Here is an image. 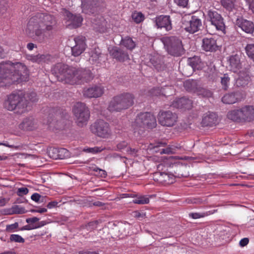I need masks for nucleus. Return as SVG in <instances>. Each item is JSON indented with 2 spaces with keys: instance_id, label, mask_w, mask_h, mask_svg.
I'll return each instance as SVG.
<instances>
[{
  "instance_id": "1",
  "label": "nucleus",
  "mask_w": 254,
  "mask_h": 254,
  "mask_svg": "<svg viewBox=\"0 0 254 254\" xmlns=\"http://www.w3.org/2000/svg\"><path fill=\"white\" fill-rule=\"evenodd\" d=\"M56 29L57 21L53 15L37 13L29 19L25 32L29 38L43 43Z\"/></svg>"
},
{
  "instance_id": "2",
  "label": "nucleus",
  "mask_w": 254,
  "mask_h": 254,
  "mask_svg": "<svg viewBox=\"0 0 254 254\" xmlns=\"http://www.w3.org/2000/svg\"><path fill=\"white\" fill-rule=\"evenodd\" d=\"M53 71L61 80L70 84L88 82L93 78L89 69L76 68L61 63L55 66Z\"/></svg>"
},
{
  "instance_id": "3",
  "label": "nucleus",
  "mask_w": 254,
  "mask_h": 254,
  "mask_svg": "<svg viewBox=\"0 0 254 254\" xmlns=\"http://www.w3.org/2000/svg\"><path fill=\"white\" fill-rule=\"evenodd\" d=\"M27 74V68L21 63H0V86H9L21 81Z\"/></svg>"
},
{
  "instance_id": "4",
  "label": "nucleus",
  "mask_w": 254,
  "mask_h": 254,
  "mask_svg": "<svg viewBox=\"0 0 254 254\" xmlns=\"http://www.w3.org/2000/svg\"><path fill=\"white\" fill-rule=\"evenodd\" d=\"M156 125L155 116L150 113L145 112L140 113L136 116L132 127L135 134L142 135L146 128H154Z\"/></svg>"
},
{
  "instance_id": "5",
  "label": "nucleus",
  "mask_w": 254,
  "mask_h": 254,
  "mask_svg": "<svg viewBox=\"0 0 254 254\" xmlns=\"http://www.w3.org/2000/svg\"><path fill=\"white\" fill-rule=\"evenodd\" d=\"M134 96L125 93L114 96L109 102L108 109L110 112H121L126 110L134 104Z\"/></svg>"
},
{
  "instance_id": "6",
  "label": "nucleus",
  "mask_w": 254,
  "mask_h": 254,
  "mask_svg": "<svg viewBox=\"0 0 254 254\" xmlns=\"http://www.w3.org/2000/svg\"><path fill=\"white\" fill-rule=\"evenodd\" d=\"M47 124L51 127L61 129L64 126L65 119L68 116L65 110L60 108H52L48 109Z\"/></svg>"
},
{
  "instance_id": "7",
  "label": "nucleus",
  "mask_w": 254,
  "mask_h": 254,
  "mask_svg": "<svg viewBox=\"0 0 254 254\" xmlns=\"http://www.w3.org/2000/svg\"><path fill=\"white\" fill-rule=\"evenodd\" d=\"M162 41L168 53L172 56L179 57L184 53L182 40L178 37L170 36L163 38Z\"/></svg>"
},
{
  "instance_id": "8",
  "label": "nucleus",
  "mask_w": 254,
  "mask_h": 254,
  "mask_svg": "<svg viewBox=\"0 0 254 254\" xmlns=\"http://www.w3.org/2000/svg\"><path fill=\"white\" fill-rule=\"evenodd\" d=\"M4 106L9 111L24 109L27 106V100L22 92L12 93L8 96L7 100L4 102Z\"/></svg>"
},
{
  "instance_id": "9",
  "label": "nucleus",
  "mask_w": 254,
  "mask_h": 254,
  "mask_svg": "<svg viewBox=\"0 0 254 254\" xmlns=\"http://www.w3.org/2000/svg\"><path fill=\"white\" fill-rule=\"evenodd\" d=\"M182 27L187 31L193 34L202 27L201 19L196 15H185L182 19Z\"/></svg>"
},
{
  "instance_id": "10",
  "label": "nucleus",
  "mask_w": 254,
  "mask_h": 254,
  "mask_svg": "<svg viewBox=\"0 0 254 254\" xmlns=\"http://www.w3.org/2000/svg\"><path fill=\"white\" fill-rule=\"evenodd\" d=\"M73 112L76 118V123L79 127L86 123L90 117V112L84 103H76L73 108Z\"/></svg>"
},
{
  "instance_id": "11",
  "label": "nucleus",
  "mask_w": 254,
  "mask_h": 254,
  "mask_svg": "<svg viewBox=\"0 0 254 254\" xmlns=\"http://www.w3.org/2000/svg\"><path fill=\"white\" fill-rule=\"evenodd\" d=\"M90 129L92 133L103 138L108 137L110 133L109 124L102 120L96 121L91 126Z\"/></svg>"
},
{
  "instance_id": "12",
  "label": "nucleus",
  "mask_w": 254,
  "mask_h": 254,
  "mask_svg": "<svg viewBox=\"0 0 254 254\" xmlns=\"http://www.w3.org/2000/svg\"><path fill=\"white\" fill-rule=\"evenodd\" d=\"M158 120L163 126L173 127L177 122L178 116L170 111H160L158 115Z\"/></svg>"
},
{
  "instance_id": "13",
  "label": "nucleus",
  "mask_w": 254,
  "mask_h": 254,
  "mask_svg": "<svg viewBox=\"0 0 254 254\" xmlns=\"http://www.w3.org/2000/svg\"><path fill=\"white\" fill-rule=\"evenodd\" d=\"M207 16L209 21L217 30L224 31L225 30V25L222 15L214 9L207 11Z\"/></svg>"
},
{
  "instance_id": "14",
  "label": "nucleus",
  "mask_w": 254,
  "mask_h": 254,
  "mask_svg": "<svg viewBox=\"0 0 254 254\" xmlns=\"http://www.w3.org/2000/svg\"><path fill=\"white\" fill-rule=\"evenodd\" d=\"M102 2V0H82V12L88 14H94L98 11Z\"/></svg>"
},
{
  "instance_id": "15",
  "label": "nucleus",
  "mask_w": 254,
  "mask_h": 254,
  "mask_svg": "<svg viewBox=\"0 0 254 254\" xmlns=\"http://www.w3.org/2000/svg\"><path fill=\"white\" fill-rule=\"evenodd\" d=\"M64 16L67 26L76 28L81 26L83 18L80 15L73 14L66 11L65 12Z\"/></svg>"
},
{
  "instance_id": "16",
  "label": "nucleus",
  "mask_w": 254,
  "mask_h": 254,
  "mask_svg": "<svg viewBox=\"0 0 254 254\" xmlns=\"http://www.w3.org/2000/svg\"><path fill=\"white\" fill-rule=\"evenodd\" d=\"M155 22L157 28H164L167 31L172 29V21L169 15H161L157 16L155 18Z\"/></svg>"
},
{
  "instance_id": "17",
  "label": "nucleus",
  "mask_w": 254,
  "mask_h": 254,
  "mask_svg": "<svg viewBox=\"0 0 254 254\" xmlns=\"http://www.w3.org/2000/svg\"><path fill=\"white\" fill-rule=\"evenodd\" d=\"M85 38L83 36H78L74 38L75 45L71 48L72 55L74 57L80 55L86 48Z\"/></svg>"
},
{
  "instance_id": "18",
  "label": "nucleus",
  "mask_w": 254,
  "mask_h": 254,
  "mask_svg": "<svg viewBox=\"0 0 254 254\" xmlns=\"http://www.w3.org/2000/svg\"><path fill=\"white\" fill-rule=\"evenodd\" d=\"M202 49L205 52H215L218 48L216 39L212 36L204 37L202 40Z\"/></svg>"
},
{
  "instance_id": "19",
  "label": "nucleus",
  "mask_w": 254,
  "mask_h": 254,
  "mask_svg": "<svg viewBox=\"0 0 254 254\" xmlns=\"http://www.w3.org/2000/svg\"><path fill=\"white\" fill-rule=\"evenodd\" d=\"M235 24L247 33L252 34L254 31V24L253 22L244 19L242 17H238Z\"/></svg>"
},
{
  "instance_id": "20",
  "label": "nucleus",
  "mask_w": 254,
  "mask_h": 254,
  "mask_svg": "<svg viewBox=\"0 0 254 254\" xmlns=\"http://www.w3.org/2000/svg\"><path fill=\"white\" fill-rule=\"evenodd\" d=\"M110 54L114 58L120 62H124L129 59L128 53L120 47H113L110 50Z\"/></svg>"
},
{
  "instance_id": "21",
  "label": "nucleus",
  "mask_w": 254,
  "mask_h": 254,
  "mask_svg": "<svg viewBox=\"0 0 254 254\" xmlns=\"http://www.w3.org/2000/svg\"><path fill=\"white\" fill-rule=\"evenodd\" d=\"M243 98L241 92L236 91L226 94L222 98V102L226 104H232L240 101Z\"/></svg>"
},
{
  "instance_id": "22",
  "label": "nucleus",
  "mask_w": 254,
  "mask_h": 254,
  "mask_svg": "<svg viewBox=\"0 0 254 254\" xmlns=\"http://www.w3.org/2000/svg\"><path fill=\"white\" fill-rule=\"evenodd\" d=\"M172 105L174 107L176 108L190 110L192 106V102L189 98L182 97L174 100L172 103Z\"/></svg>"
},
{
  "instance_id": "23",
  "label": "nucleus",
  "mask_w": 254,
  "mask_h": 254,
  "mask_svg": "<svg viewBox=\"0 0 254 254\" xmlns=\"http://www.w3.org/2000/svg\"><path fill=\"white\" fill-rule=\"evenodd\" d=\"M83 95L87 98H97L101 96L103 93V89L98 86H94L83 90Z\"/></svg>"
},
{
  "instance_id": "24",
  "label": "nucleus",
  "mask_w": 254,
  "mask_h": 254,
  "mask_svg": "<svg viewBox=\"0 0 254 254\" xmlns=\"http://www.w3.org/2000/svg\"><path fill=\"white\" fill-rule=\"evenodd\" d=\"M217 123V116L215 113L208 112L204 115L201 124L203 126H213Z\"/></svg>"
},
{
  "instance_id": "25",
  "label": "nucleus",
  "mask_w": 254,
  "mask_h": 254,
  "mask_svg": "<svg viewBox=\"0 0 254 254\" xmlns=\"http://www.w3.org/2000/svg\"><path fill=\"white\" fill-rule=\"evenodd\" d=\"M110 233L112 237H119L123 236L125 232V225L122 223H118V224L113 223L110 226Z\"/></svg>"
},
{
  "instance_id": "26",
  "label": "nucleus",
  "mask_w": 254,
  "mask_h": 254,
  "mask_svg": "<svg viewBox=\"0 0 254 254\" xmlns=\"http://www.w3.org/2000/svg\"><path fill=\"white\" fill-rule=\"evenodd\" d=\"M250 81V76L246 71H241L239 74L238 77L236 79L235 84L237 87H245L249 84Z\"/></svg>"
},
{
  "instance_id": "27",
  "label": "nucleus",
  "mask_w": 254,
  "mask_h": 254,
  "mask_svg": "<svg viewBox=\"0 0 254 254\" xmlns=\"http://www.w3.org/2000/svg\"><path fill=\"white\" fill-rule=\"evenodd\" d=\"M188 62L193 70H201L204 66V64L202 62L199 56H194L189 58Z\"/></svg>"
},
{
  "instance_id": "28",
  "label": "nucleus",
  "mask_w": 254,
  "mask_h": 254,
  "mask_svg": "<svg viewBox=\"0 0 254 254\" xmlns=\"http://www.w3.org/2000/svg\"><path fill=\"white\" fill-rule=\"evenodd\" d=\"M185 88L189 92L197 93L200 85L196 80L189 79L184 83Z\"/></svg>"
},
{
  "instance_id": "29",
  "label": "nucleus",
  "mask_w": 254,
  "mask_h": 254,
  "mask_svg": "<svg viewBox=\"0 0 254 254\" xmlns=\"http://www.w3.org/2000/svg\"><path fill=\"white\" fill-rule=\"evenodd\" d=\"M244 121L251 122L254 120V106H246L242 108Z\"/></svg>"
},
{
  "instance_id": "30",
  "label": "nucleus",
  "mask_w": 254,
  "mask_h": 254,
  "mask_svg": "<svg viewBox=\"0 0 254 254\" xmlns=\"http://www.w3.org/2000/svg\"><path fill=\"white\" fill-rule=\"evenodd\" d=\"M229 63L230 70L234 72H236L241 67L240 59L237 54L229 57Z\"/></svg>"
},
{
  "instance_id": "31",
  "label": "nucleus",
  "mask_w": 254,
  "mask_h": 254,
  "mask_svg": "<svg viewBox=\"0 0 254 254\" xmlns=\"http://www.w3.org/2000/svg\"><path fill=\"white\" fill-rule=\"evenodd\" d=\"M242 108L239 110H234L228 112L227 117L234 122H240L244 121Z\"/></svg>"
},
{
  "instance_id": "32",
  "label": "nucleus",
  "mask_w": 254,
  "mask_h": 254,
  "mask_svg": "<svg viewBox=\"0 0 254 254\" xmlns=\"http://www.w3.org/2000/svg\"><path fill=\"white\" fill-rule=\"evenodd\" d=\"M101 57V53L99 49H94L91 52L89 62L92 64L99 63Z\"/></svg>"
},
{
  "instance_id": "33",
  "label": "nucleus",
  "mask_w": 254,
  "mask_h": 254,
  "mask_svg": "<svg viewBox=\"0 0 254 254\" xmlns=\"http://www.w3.org/2000/svg\"><path fill=\"white\" fill-rule=\"evenodd\" d=\"M106 22L104 19L95 20L93 23L94 28L97 31L102 33L105 32L106 30Z\"/></svg>"
},
{
  "instance_id": "34",
  "label": "nucleus",
  "mask_w": 254,
  "mask_h": 254,
  "mask_svg": "<svg viewBox=\"0 0 254 254\" xmlns=\"http://www.w3.org/2000/svg\"><path fill=\"white\" fill-rule=\"evenodd\" d=\"M151 62L155 68L158 71L163 70L165 68L163 62L159 59H152L151 60Z\"/></svg>"
},
{
  "instance_id": "35",
  "label": "nucleus",
  "mask_w": 254,
  "mask_h": 254,
  "mask_svg": "<svg viewBox=\"0 0 254 254\" xmlns=\"http://www.w3.org/2000/svg\"><path fill=\"white\" fill-rule=\"evenodd\" d=\"M154 176L158 177L157 179V180H159L161 182H168V183H172L173 181L169 180V176L170 175L169 174L165 172H156L155 173Z\"/></svg>"
},
{
  "instance_id": "36",
  "label": "nucleus",
  "mask_w": 254,
  "mask_h": 254,
  "mask_svg": "<svg viewBox=\"0 0 254 254\" xmlns=\"http://www.w3.org/2000/svg\"><path fill=\"white\" fill-rule=\"evenodd\" d=\"M235 2V0H221L222 5L229 11H232L234 8Z\"/></svg>"
},
{
  "instance_id": "37",
  "label": "nucleus",
  "mask_w": 254,
  "mask_h": 254,
  "mask_svg": "<svg viewBox=\"0 0 254 254\" xmlns=\"http://www.w3.org/2000/svg\"><path fill=\"white\" fill-rule=\"evenodd\" d=\"M131 18L136 23H140L144 19V15L141 12L135 11L131 14Z\"/></svg>"
},
{
  "instance_id": "38",
  "label": "nucleus",
  "mask_w": 254,
  "mask_h": 254,
  "mask_svg": "<svg viewBox=\"0 0 254 254\" xmlns=\"http://www.w3.org/2000/svg\"><path fill=\"white\" fill-rule=\"evenodd\" d=\"M122 44L127 49H133L135 47V43L130 37H126L122 40Z\"/></svg>"
},
{
  "instance_id": "39",
  "label": "nucleus",
  "mask_w": 254,
  "mask_h": 254,
  "mask_svg": "<svg viewBox=\"0 0 254 254\" xmlns=\"http://www.w3.org/2000/svg\"><path fill=\"white\" fill-rule=\"evenodd\" d=\"M196 93L198 95H200L202 97L205 98L211 97L213 95V93L211 90L208 89L204 88L202 87L201 85L200 86L199 89L198 90Z\"/></svg>"
},
{
  "instance_id": "40",
  "label": "nucleus",
  "mask_w": 254,
  "mask_h": 254,
  "mask_svg": "<svg viewBox=\"0 0 254 254\" xmlns=\"http://www.w3.org/2000/svg\"><path fill=\"white\" fill-rule=\"evenodd\" d=\"M23 127L27 130H33L35 128L34 122L32 119H26L22 123Z\"/></svg>"
},
{
  "instance_id": "41",
  "label": "nucleus",
  "mask_w": 254,
  "mask_h": 254,
  "mask_svg": "<svg viewBox=\"0 0 254 254\" xmlns=\"http://www.w3.org/2000/svg\"><path fill=\"white\" fill-rule=\"evenodd\" d=\"M49 55H37L33 58V60L38 63H45L50 60Z\"/></svg>"
},
{
  "instance_id": "42",
  "label": "nucleus",
  "mask_w": 254,
  "mask_h": 254,
  "mask_svg": "<svg viewBox=\"0 0 254 254\" xmlns=\"http://www.w3.org/2000/svg\"><path fill=\"white\" fill-rule=\"evenodd\" d=\"M10 214H24L27 212L24 207L15 205L12 206L10 209Z\"/></svg>"
},
{
  "instance_id": "43",
  "label": "nucleus",
  "mask_w": 254,
  "mask_h": 254,
  "mask_svg": "<svg viewBox=\"0 0 254 254\" xmlns=\"http://www.w3.org/2000/svg\"><path fill=\"white\" fill-rule=\"evenodd\" d=\"M220 78L222 88L225 90H227L230 79L228 74H224Z\"/></svg>"
},
{
  "instance_id": "44",
  "label": "nucleus",
  "mask_w": 254,
  "mask_h": 254,
  "mask_svg": "<svg viewBox=\"0 0 254 254\" xmlns=\"http://www.w3.org/2000/svg\"><path fill=\"white\" fill-rule=\"evenodd\" d=\"M132 202L134 203L140 204H147L149 202V199L145 196H139L134 198L132 200Z\"/></svg>"
},
{
  "instance_id": "45",
  "label": "nucleus",
  "mask_w": 254,
  "mask_h": 254,
  "mask_svg": "<svg viewBox=\"0 0 254 254\" xmlns=\"http://www.w3.org/2000/svg\"><path fill=\"white\" fill-rule=\"evenodd\" d=\"M47 153L50 158L54 159H58V148L50 147L48 149Z\"/></svg>"
},
{
  "instance_id": "46",
  "label": "nucleus",
  "mask_w": 254,
  "mask_h": 254,
  "mask_svg": "<svg viewBox=\"0 0 254 254\" xmlns=\"http://www.w3.org/2000/svg\"><path fill=\"white\" fill-rule=\"evenodd\" d=\"M58 159H63L69 156V153L68 151L64 148H58Z\"/></svg>"
},
{
  "instance_id": "47",
  "label": "nucleus",
  "mask_w": 254,
  "mask_h": 254,
  "mask_svg": "<svg viewBox=\"0 0 254 254\" xmlns=\"http://www.w3.org/2000/svg\"><path fill=\"white\" fill-rule=\"evenodd\" d=\"M248 57L254 61V44H248L246 47Z\"/></svg>"
},
{
  "instance_id": "48",
  "label": "nucleus",
  "mask_w": 254,
  "mask_h": 254,
  "mask_svg": "<svg viewBox=\"0 0 254 254\" xmlns=\"http://www.w3.org/2000/svg\"><path fill=\"white\" fill-rule=\"evenodd\" d=\"M25 97L27 101L29 100L32 102H36L38 101L37 94L34 92H28Z\"/></svg>"
},
{
  "instance_id": "49",
  "label": "nucleus",
  "mask_w": 254,
  "mask_h": 254,
  "mask_svg": "<svg viewBox=\"0 0 254 254\" xmlns=\"http://www.w3.org/2000/svg\"><path fill=\"white\" fill-rule=\"evenodd\" d=\"M10 240L12 242H15L17 243H24V239L22 238L20 236L16 234H12L10 236Z\"/></svg>"
},
{
  "instance_id": "50",
  "label": "nucleus",
  "mask_w": 254,
  "mask_h": 254,
  "mask_svg": "<svg viewBox=\"0 0 254 254\" xmlns=\"http://www.w3.org/2000/svg\"><path fill=\"white\" fill-rule=\"evenodd\" d=\"M103 150L102 148L99 147H89L87 148L84 149V151L92 153H96L98 152H100Z\"/></svg>"
},
{
  "instance_id": "51",
  "label": "nucleus",
  "mask_w": 254,
  "mask_h": 254,
  "mask_svg": "<svg viewBox=\"0 0 254 254\" xmlns=\"http://www.w3.org/2000/svg\"><path fill=\"white\" fill-rule=\"evenodd\" d=\"M208 215L207 212L206 213H191L189 214V216L193 219H197Z\"/></svg>"
},
{
  "instance_id": "52",
  "label": "nucleus",
  "mask_w": 254,
  "mask_h": 254,
  "mask_svg": "<svg viewBox=\"0 0 254 254\" xmlns=\"http://www.w3.org/2000/svg\"><path fill=\"white\" fill-rule=\"evenodd\" d=\"M18 227V223L17 222H15L11 225H7L6 227V231L7 232L10 233L12 232L14 230L17 228Z\"/></svg>"
},
{
  "instance_id": "53",
  "label": "nucleus",
  "mask_w": 254,
  "mask_h": 254,
  "mask_svg": "<svg viewBox=\"0 0 254 254\" xmlns=\"http://www.w3.org/2000/svg\"><path fill=\"white\" fill-rule=\"evenodd\" d=\"M29 190L27 188H20L18 189L17 194L18 196H22L24 195L27 194Z\"/></svg>"
},
{
  "instance_id": "54",
  "label": "nucleus",
  "mask_w": 254,
  "mask_h": 254,
  "mask_svg": "<svg viewBox=\"0 0 254 254\" xmlns=\"http://www.w3.org/2000/svg\"><path fill=\"white\" fill-rule=\"evenodd\" d=\"M189 0H174V2L179 6L185 7L188 3Z\"/></svg>"
},
{
  "instance_id": "55",
  "label": "nucleus",
  "mask_w": 254,
  "mask_h": 254,
  "mask_svg": "<svg viewBox=\"0 0 254 254\" xmlns=\"http://www.w3.org/2000/svg\"><path fill=\"white\" fill-rule=\"evenodd\" d=\"M159 151L160 152V154H173V151L171 147H167L165 148H161L159 149Z\"/></svg>"
},
{
  "instance_id": "56",
  "label": "nucleus",
  "mask_w": 254,
  "mask_h": 254,
  "mask_svg": "<svg viewBox=\"0 0 254 254\" xmlns=\"http://www.w3.org/2000/svg\"><path fill=\"white\" fill-rule=\"evenodd\" d=\"M93 171L98 172V175L102 178H105L107 176L106 172L105 170L99 169L98 167H95L93 169Z\"/></svg>"
},
{
  "instance_id": "57",
  "label": "nucleus",
  "mask_w": 254,
  "mask_h": 254,
  "mask_svg": "<svg viewBox=\"0 0 254 254\" xmlns=\"http://www.w3.org/2000/svg\"><path fill=\"white\" fill-rule=\"evenodd\" d=\"M40 220V219L38 217H32V218H27L26 220V222L28 223V224H36L38 221H39V220Z\"/></svg>"
},
{
  "instance_id": "58",
  "label": "nucleus",
  "mask_w": 254,
  "mask_h": 254,
  "mask_svg": "<svg viewBox=\"0 0 254 254\" xmlns=\"http://www.w3.org/2000/svg\"><path fill=\"white\" fill-rule=\"evenodd\" d=\"M245 1L249 5V9L254 14V0H245Z\"/></svg>"
},
{
  "instance_id": "59",
  "label": "nucleus",
  "mask_w": 254,
  "mask_h": 254,
  "mask_svg": "<svg viewBox=\"0 0 254 254\" xmlns=\"http://www.w3.org/2000/svg\"><path fill=\"white\" fill-rule=\"evenodd\" d=\"M32 200L39 203L41 198V195L38 193H33L31 197Z\"/></svg>"
},
{
  "instance_id": "60",
  "label": "nucleus",
  "mask_w": 254,
  "mask_h": 254,
  "mask_svg": "<svg viewBox=\"0 0 254 254\" xmlns=\"http://www.w3.org/2000/svg\"><path fill=\"white\" fill-rule=\"evenodd\" d=\"M35 229V227L34 224H28V225H25V226H23V227H22L20 229V230H22H22H30Z\"/></svg>"
},
{
  "instance_id": "61",
  "label": "nucleus",
  "mask_w": 254,
  "mask_h": 254,
  "mask_svg": "<svg viewBox=\"0 0 254 254\" xmlns=\"http://www.w3.org/2000/svg\"><path fill=\"white\" fill-rule=\"evenodd\" d=\"M127 143L126 141H122L119 143L117 145V148L119 150H122L127 146Z\"/></svg>"
},
{
  "instance_id": "62",
  "label": "nucleus",
  "mask_w": 254,
  "mask_h": 254,
  "mask_svg": "<svg viewBox=\"0 0 254 254\" xmlns=\"http://www.w3.org/2000/svg\"><path fill=\"white\" fill-rule=\"evenodd\" d=\"M133 216L135 218H143L145 216V214L143 213H141L138 211H135L133 212Z\"/></svg>"
},
{
  "instance_id": "63",
  "label": "nucleus",
  "mask_w": 254,
  "mask_h": 254,
  "mask_svg": "<svg viewBox=\"0 0 254 254\" xmlns=\"http://www.w3.org/2000/svg\"><path fill=\"white\" fill-rule=\"evenodd\" d=\"M249 242V239L247 238H245L242 239L240 241L239 244L241 247H245L248 244Z\"/></svg>"
},
{
  "instance_id": "64",
  "label": "nucleus",
  "mask_w": 254,
  "mask_h": 254,
  "mask_svg": "<svg viewBox=\"0 0 254 254\" xmlns=\"http://www.w3.org/2000/svg\"><path fill=\"white\" fill-rule=\"evenodd\" d=\"M127 152L132 155V156H135L136 155V153L137 150L135 149H132L131 148H128L127 150Z\"/></svg>"
}]
</instances>
